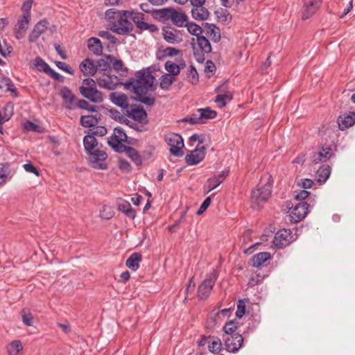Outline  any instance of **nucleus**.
<instances>
[{"mask_svg":"<svg viewBox=\"0 0 355 355\" xmlns=\"http://www.w3.org/2000/svg\"><path fill=\"white\" fill-rule=\"evenodd\" d=\"M293 241V235L290 230L282 229L278 230L274 237L273 244L276 248L282 249Z\"/></svg>","mask_w":355,"mask_h":355,"instance_id":"obj_9","label":"nucleus"},{"mask_svg":"<svg viewBox=\"0 0 355 355\" xmlns=\"http://www.w3.org/2000/svg\"><path fill=\"white\" fill-rule=\"evenodd\" d=\"M211 50V44L206 37L200 36L193 40V55L198 62L202 63L205 59V54L209 53Z\"/></svg>","mask_w":355,"mask_h":355,"instance_id":"obj_5","label":"nucleus"},{"mask_svg":"<svg viewBox=\"0 0 355 355\" xmlns=\"http://www.w3.org/2000/svg\"><path fill=\"white\" fill-rule=\"evenodd\" d=\"M122 124H125V125H128V127H130V128H132L133 130H136L137 132H144L148 130V128L146 127H145L144 125L139 126L137 124L134 123L132 121L128 120L126 118L124 119Z\"/></svg>","mask_w":355,"mask_h":355,"instance_id":"obj_53","label":"nucleus"},{"mask_svg":"<svg viewBox=\"0 0 355 355\" xmlns=\"http://www.w3.org/2000/svg\"><path fill=\"white\" fill-rule=\"evenodd\" d=\"M238 327L237 322L230 320L225 322L223 327V331L227 336H232L235 334L234 331L238 329Z\"/></svg>","mask_w":355,"mask_h":355,"instance_id":"obj_45","label":"nucleus"},{"mask_svg":"<svg viewBox=\"0 0 355 355\" xmlns=\"http://www.w3.org/2000/svg\"><path fill=\"white\" fill-rule=\"evenodd\" d=\"M123 15H128V11L118 10L115 8L108 9L105 12V19L109 22L108 26L112 25Z\"/></svg>","mask_w":355,"mask_h":355,"instance_id":"obj_35","label":"nucleus"},{"mask_svg":"<svg viewBox=\"0 0 355 355\" xmlns=\"http://www.w3.org/2000/svg\"><path fill=\"white\" fill-rule=\"evenodd\" d=\"M193 8L191 9V15L192 17L196 20L203 21L206 20L209 15V12L207 8L203 7V6H192Z\"/></svg>","mask_w":355,"mask_h":355,"instance_id":"obj_31","label":"nucleus"},{"mask_svg":"<svg viewBox=\"0 0 355 355\" xmlns=\"http://www.w3.org/2000/svg\"><path fill=\"white\" fill-rule=\"evenodd\" d=\"M79 68L85 76H93L97 71L98 65L92 60L86 58L80 63Z\"/></svg>","mask_w":355,"mask_h":355,"instance_id":"obj_25","label":"nucleus"},{"mask_svg":"<svg viewBox=\"0 0 355 355\" xmlns=\"http://www.w3.org/2000/svg\"><path fill=\"white\" fill-rule=\"evenodd\" d=\"M85 132H89L94 137H103L107 133V129L105 126L103 125H96L95 130H85Z\"/></svg>","mask_w":355,"mask_h":355,"instance_id":"obj_51","label":"nucleus"},{"mask_svg":"<svg viewBox=\"0 0 355 355\" xmlns=\"http://www.w3.org/2000/svg\"><path fill=\"white\" fill-rule=\"evenodd\" d=\"M88 49L96 55H100L103 53V46L101 40L97 37H91L87 41Z\"/></svg>","mask_w":355,"mask_h":355,"instance_id":"obj_33","label":"nucleus"},{"mask_svg":"<svg viewBox=\"0 0 355 355\" xmlns=\"http://www.w3.org/2000/svg\"><path fill=\"white\" fill-rule=\"evenodd\" d=\"M166 54L167 57H175L178 59L182 58V51L172 46H167Z\"/></svg>","mask_w":355,"mask_h":355,"instance_id":"obj_54","label":"nucleus"},{"mask_svg":"<svg viewBox=\"0 0 355 355\" xmlns=\"http://www.w3.org/2000/svg\"><path fill=\"white\" fill-rule=\"evenodd\" d=\"M100 216L105 220H110L114 216V213L108 206H104L100 212Z\"/></svg>","mask_w":355,"mask_h":355,"instance_id":"obj_60","label":"nucleus"},{"mask_svg":"<svg viewBox=\"0 0 355 355\" xmlns=\"http://www.w3.org/2000/svg\"><path fill=\"white\" fill-rule=\"evenodd\" d=\"M165 141L170 147L180 144L182 145V147L184 146V139L180 134L171 133L166 137Z\"/></svg>","mask_w":355,"mask_h":355,"instance_id":"obj_40","label":"nucleus"},{"mask_svg":"<svg viewBox=\"0 0 355 355\" xmlns=\"http://www.w3.org/2000/svg\"><path fill=\"white\" fill-rule=\"evenodd\" d=\"M141 260V254L139 252H134L126 260L125 265L130 270L136 271L139 268Z\"/></svg>","mask_w":355,"mask_h":355,"instance_id":"obj_34","label":"nucleus"},{"mask_svg":"<svg viewBox=\"0 0 355 355\" xmlns=\"http://www.w3.org/2000/svg\"><path fill=\"white\" fill-rule=\"evenodd\" d=\"M97 84L104 89H112L114 87L121 85L116 76H112L105 73L97 79Z\"/></svg>","mask_w":355,"mask_h":355,"instance_id":"obj_21","label":"nucleus"},{"mask_svg":"<svg viewBox=\"0 0 355 355\" xmlns=\"http://www.w3.org/2000/svg\"><path fill=\"white\" fill-rule=\"evenodd\" d=\"M123 143L132 144V142L129 141V138L124 130L119 126L115 127L113 135L107 138V144L114 152L122 153L121 150L127 146L123 145Z\"/></svg>","mask_w":355,"mask_h":355,"instance_id":"obj_2","label":"nucleus"},{"mask_svg":"<svg viewBox=\"0 0 355 355\" xmlns=\"http://www.w3.org/2000/svg\"><path fill=\"white\" fill-rule=\"evenodd\" d=\"M309 205L306 202H299L293 208H290V220L298 223L304 218L309 212Z\"/></svg>","mask_w":355,"mask_h":355,"instance_id":"obj_8","label":"nucleus"},{"mask_svg":"<svg viewBox=\"0 0 355 355\" xmlns=\"http://www.w3.org/2000/svg\"><path fill=\"white\" fill-rule=\"evenodd\" d=\"M110 99L113 104L121 108L126 109L128 107V98L123 93L118 92H112L110 95Z\"/></svg>","mask_w":355,"mask_h":355,"instance_id":"obj_24","label":"nucleus"},{"mask_svg":"<svg viewBox=\"0 0 355 355\" xmlns=\"http://www.w3.org/2000/svg\"><path fill=\"white\" fill-rule=\"evenodd\" d=\"M30 20V16L21 15L19 18L17 27L15 29V35L17 39L19 40L24 37L28 28Z\"/></svg>","mask_w":355,"mask_h":355,"instance_id":"obj_20","label":"nucleus"},{"mask_svg":"<svg viewBox=\"0 0 355 355\" xmlns=\"http://www.w3.org/2000/svg\"><path fill=\"white\" fill-rule=\"evenodd\" d=\"M88 155V162L90 166L95 169L106 170L107 164V154L101 150L96 149L94 152L90 153Z\"/></svg>","mask_w":355,"mask_h":355,"instance_id":"obj_7","label":"nucleus"},{"mask_svg":"<svg viewBox=\"0 0 355 355\" xmlns=\"http://www.w3.org/2000/svg\"><path fill=\"white\" fill-rule=\"evenodd\" d=\"M232 100V95L227 92L225 94H218L215 98V103L218 104L220 108H223Z\"/></svg>","mask_w":355,"mask_h":355,"instance_id":"obj_44","label":"nucleus"},{"mask_svg":"<svg viewBox=\"0 0 355 355\" xmlns=\"http://www.w3.org/2000/svg\"><path fill=\"white\" fill-rule=\"evenodd\" d=\"M162 35L168 44H176L182 42L180 31L169 26H164L162 29Z\"/></svg>","mask_w":355,"mask_h":355,"instance_id":"obj_12","label":"nucleus"},{"mask_svg":"<svg viewBox=\"0 0 355 355\" xmlns=\"http://www.w3.org/2000/svg\"><path fill=\"white\" fill-rule=\"evenodd\" d=\"M11 173L12 171L10 163H0V184L6 182Z\"/></svg>","mask_w":355,"mask_h":355,"instance_id":"obj_42","label":"nucleus"},{"mask_svg":"<svg viewBox=\"0 0 355 355\" xmlns=\"http://www.w3.org/2000/svg\"><path fill=\"white\" fill-rule=\"evenodd\" d=\"M330 174L331 167L329 166H320L316 172L317 180L320 183L324 184L329 178Z\"/></svg>","mask_w":355,"mask_h":355,"instance_id":"obj_39","label":"nucleus"},{"mask_svg":"<svg viewBox=\"0 0 355 355\" xmlns=\"http://www.w3.org/2000/svg\"><path fill=\"white\" fill-rule=\"evenodd\" d=\"M187 28V31L192 35H196V37H200L202 33V28L200 26L193 22H188L184 26Z\"/></svg>","mask_w":355,"mask_h":355,"instance_id":"obj_47","label":"nucleus"},{"mask_svg":"<svg viewBox=\"0 0 355 355\" xmlns=\"http://www.w3.org/2000/svg\"><path fill=\"white\" fill-rule=\"evenodd\" d=\"M49 23L46 20L43 19L40 21L34 26V28L31 33L28 36V40L30 42H33L37 40V38L44 33L47 28Z\"/></svg>","mask_w":355,"mask_h":355,"instance_id":"obj_23","label":"nucleus"},{"mask_svg":"<svg viewBox=\"0 0 355 355\" xmlns=\"http://www.w3.org/2000/svg\"><path fill=\"white\" fill-rule=\"evenodd\" d=\"M84 98L94 103H101L103 100L101 90H80Z\"/></svg>","mask_w":355,"mask_h":355,"instance_id":"obj_28","label":"nucleus"},{"mask_svg":"<svg viewBox=\"0 0 355 355\" xmlns=\"http://www.w3.org/2000/svg\"><path fill=\"white\" fill-rule=\"evenodd\" d=\"M337 122L340 130L352 127L355 123V112H349L340 115Z\"/></svg>","mask_w":355,"mask_h":355,"instance_id":"obj_22","label":"nucleus"},{"mask_svg":"<svg viewBox=\"0 0 355 355\" xmlns=\"http://www.w3.org/2000/svg\"><path fill=\"white\" fill-rule=\"evenodd\" d=\"M107 112L110 113V117L112 119L121 123H123V121L125 118L120 113L119 110L114 108H110L107 110Z\"/></svg>","mask_w":355,"mask_h":355,"instance_id":"obj_56","label":"nucleus"},{"mask_svg":"<svg viewBox=\"0 0 355 355\" xmlns=\"http://www.w3.org/2000/svg\"><path fill=\"white\" fill-rule=\"evenodd\" d=\"M310 194L311 193L305 189L300 190L295 194V199L300 202H304V200L306 199L310 196Z\"/></svg>","mask_w":355,"mask_h":355,"instance_id":"obj_64","label":"nucleus"},{"mask_svg":"<svg viewBox=\"0 0 355 355\" xmlns=\"http://www.w3.org/2000/svg\"><path fill=\"white\" fill-rule=\"evenodd\" d=\"M5 110H9V112L8 114H6L5 115H2V113H0V125H2L4 122L8 121L10 117L12 116L13 114V105L11 103H8L5 105Z\"/></svg>","mask_w":355,"mask_h":355,"instance_id":"obj_48","label":"nucleus"},{"mask_svg":"<svg viewBox=\"0 0 355 355\" xmlns=\"http://www.w3.org/2000/svg\"><path fill=\"white\" fill-rule=\"evenodd\" d=\"M128 17L131 18L133 20L136 26H137L140 22H142L144 19V15L141 12L134 11L131 12H128Z\"/></svg>","mask_w":355,"mask_h":355,"instance_id":"obj_58","label":"nucleus"},{"mask_svg":"<svg viewBox=\"0 0 355 355\" xmlns=\"http://www.w3.org/2000/svg\"><path fill=\"white\" fill-rule=\"evenodd\" d=\"M229 175L230 169L225 168L217 175L209 178L207 181V187H208V190L206 191V193H209L211 191L218 187Z\"/></svg>","mask_w":355,"mask_h":355,"instance_id":"obj_18","label":"nucleus"},{"mask_svg":"<svg viewBox=\"0 0 355 355\" xmlns=\"http://www.w3.org/2000/svg\"><path fill=\"white\" fill-rule=\"evenodd\" d=\"M196 112L198 114L199 119H200L202 124L206 123L208 120L214 119L217 116V112L210 107L198 108L196 110Z\"/></svg>","mask_w":355,"mask_h":355,"instance_id":"obj_27","label":"nucleus"},{"mask_svg":"<svg viewBox=\"0 0 355 355\" xmlns=\"http://www.w3.org/2000/svg\"><path fill=\"white\" fill-rule=\"evenodd\" d=\"M21 318L24 324L26 326H32L33 323V316L31 312H26L24 309L21 311Z\"/></svg>","mask_w":355,"mask_h":355,"instance_id":"obj_57","label":"nucleus"},{"mask_svg":"<svg viewBox=\"0 0 355 355\" xmlns=\"http://www.w3.org/2000/svg\"><path fill=\"white\" fill-rule=\"evenodd\" d=\"M155 71L140 70L135 73V78L130 79L124 84L125 89H152L157 86Z\"/></svg>","mask_w":355,"mask_h":355,"instance_id":"obj_1","label":"nucleus"},{"mask_svg":"<svg viewBox=\"0 0 355 355\" xmlns=\"http://www.w3.org/2000/svg\"><path fill=\"white\" fill-rule=\"evenodd\" d=\"M137 27L139 28L141 31H148L150 33H155L158 31V28L157 26L155 24H150L145 22L143 21L142 22H140Z\"/></svg>","mask_w":355,"mask_h":355,"instance_id":"obj_55","label":"nucleus"},{"mask_svg":"<svg viewBox=\"0 0 355 355\" xmlns=\"http://www.w3.org/2000/svg\"><path fill=\"white\" fill-rule=\"evenodd\" d=\"M135 94L132 98L146 106H153L155 104V98L148 93L150 90H130Z\"/></svg>","mask_w":355,"mask_h":355,"instance_id":"obj_17","label":"nucleus"},{"mask_svg":"<svg viewBox=\"0 0 355 355\" xmlns=\"http://www.w3.org/2000/svg\"><path fill=\"white\" fill-rule=\"evenodd\" d=\"M128 18V15H121L112 25H110V29L119 35L128 34L132 30V24Z\"/></svg>","mask_w":355,"mask_h":355,"instance_id":"obj_10","label":"nucleus"},{"mask_svg":"<svg viewBox=\"0 0 355 355\" xmlns=\"http://www.w3.org/2000/svg\"><path fill=\"white\" fill-rule=\"evenodd\" d=\"M243 336L236 333L232 336H227L224 340V345L225 349L228 352L235 353L243 345Z\"/></svg>","mask_w":355,"mask_h":355,"instance_id":"obj_11","label":"nucleus"},{"mask_svg":"<svg viewBox=\"0 0 355 355\" xmlns=\"http://www.w3.org/2000/svg\"><path fill=\"white\" fill-rule=\"evenodd\" d=\"M119 168L120 170L128 173L131 171L132 167L130 164L125 159L119 158Z\"/></svg>","mask_w":355,"mask_h":355,"instance_id":"obj_63","label":"nucleus"},{"mask_svg":"<svg viewBox=\"0 0 355 355\" xmlns=\"http://www.w3.org/2000/svg\"><path fill=\"white\" fill-rule=\"evenodd\" d=\"M270 177L268 182L263 185H258L251 193L252 203L259 206L266 202L272 193V182L270 181Z\"/></svg>","mask_w":355,"mask_h":355,"instance_id":"obj_3","label":"nucleus"},{"mask_svg":"<svg viewBox=\"0 0 355 355\" xmlns=\"http://www.w3.org/2000/svg\"><path fill=\"white\" fill-rule=\"evenodd\" d=\"M118 210L131 219H135L137 216L136 211L131 207L130 203L126 200H123L122 203L118 205Z\"/></svg>","mask_w":355,"mask_h":355,"instance_id":"obj_36","label":"nucleus"},{"mask_svg":"<svg viewBox=\"0 0 355 355\" xmlns=\"http://www.w3.org/2000/svg\"><path fill=\"white\" fill-rule=\"evenodd\" d=\"M126 115L134 121L143 123L144 125H146L148 123L147 112L141 106L133 107L130 110H127Z\"/></svg>","mask_w":355,"mask_h":355,"instance_id":"obj_14","label":"nucleus"},{"mask_svg":"<svg viewBox=\"0 0 355 355\" xmlns=\"http://www.w3.org/2000/svg\"><path fill=\"white\" fill-rule=\"evenodd\" d=\"M33 0H26L21 6V10L23 12L22 15L31 17V10L32 8Z\"/></svg>","mask_w":355,"mask_h":355,"instance_id":"obj_62","label":"nucleus"},{"mask_svg":"<svg viewBox=\"0 0 355 355\" xmlns=\"http://www.w3.org/2000/svg\"><path fill=\"white\" fill-rule=\"evenodd\" d=\"M35 65L39 71H44L46 73L50 71L51 67L41 58H35Z\"/></svg>","mask_w":355,"mask_h":355,"instance_id":"obj_52","label":"nucleus"},{"mask_svg":"<svg viewBox=\"0 0 355 355\" xmlns=\"http://www.w3.org/2000/svg\"><path fill=\"white\" fill-rule=\"evenodd\" d=\"M215 194H212L208 197H207L204 201L202 202V204L200 205L199 209H198V211H196V215L198 216H200L201 215L204 211H205L207 210V209L209 207L211 201H212V199L214 198Z\"/></svg>","mask_w":355,"mask_h":355,"instance_id":"obj_50","label":"nucleus"},{"mask_svg":"<svg viewBox=\"0 0 355 355\" xmlns=\"http://www.w3.org/2000/svg\"><path fill=\"white\" fill-rule=\"evenodd\" d=\"M171 19L172 21L179 27L184 26L188 21L187 16L184 13L178 11H174L171 14Z\"/></svg>","mask_w":355,"mask_h":355,"instance_id":"obj_38","label":"nucleus"},{"mask_svg":"<svg viewBox=\"0 0 355 355\" xmlns=\"http://www.w3.org/2000/svg\"><path fill=\"white\" fill-rule=\"evenodd\" d=\"M183 148L184 147H182L181 144L178 146H173L170 147L169 152L173 156L181 157L184 155V152L182 150Z\"/></svg>","mask_w":355,"mask_h":355,"instance_id":"obj_61","label":"nucleus"},{"mask_svg":"<svg viewBox=\"0 0 355 355\" xmlns=\"http://www.w3.org/2000/svg\"><path fill=\"white\" fill-rule=\"evenodd\" d=\"M22 349L23 345L19 340H14L8 345L7 348L8 355H18Z\"/></svg>","mask_w":355,"mask_h":355,"instance_id":"obj_43","label":"nucleus"},{"mask_svg":"<svg viewBox=\"0 0 355 355\" xmlns=\"http://www.w3.org/2000/svg\"><path fill=\"white\" fill-rule=\"evenodd\" d=\"M86 133L83 137V146L86 154L88 155L95 150V148L98 146V141L89 132Z\"/></svg>","mask_w":355,"mask_h":355,"instance_id":"obj_29","label":"nucleus"},{"mask_svg":"<svg viewBox=\"0 0 355 355\" xmlns=\"http://www.w3.org/2000/svg\"><path fill=\"white\" fill-rule=\"evenodd\" d=\"M271 259V254L268 252H261L254 254L252 257V266L259 268L266 261Z\"/></svg>","mask_w":355,"mask_h":355,"instance_id":"obj_32","label":"nucleus"},{"mask_svg":"<svg viewBox=\"0 0 355 355\" xmlns=\"http://www.w3.org/2000/svg\"><path fill=\"white\" fill-rule=\"evenodd\" d=\"M208 349L211 353L217 354L222 349V343L219 338L208 336Z\"/></svg>","mask_w":355,"mask_h":355,"instance_id":"obj_37","label":"nucleus"},{"mask_svg":"<svg viewBox=\"0 0 355 355\" xmlns=\"http://www.w3.org/2000/svg\"><path fill=\"white\" fill-rule=\"evenodd\" d=\"M101 114L97 113L95 115L81 116L80 119V124L84 128H94L100 122Z\"/></svg>","mask_w":355,"mask_h":355,"instance_id":"obj_26","label":"nucleus"},{"mask_svg":"<svg viewBox=\"0 0 355 355\" xmlns=\"http://www.w3.org/2000/svg\"><path fill=\"white\" fill-rule=\"evenodd\" d=\"M246 313L245 299H241L237 303V309L236 311V317L241 319Z\"/></svg>","mask_w":355,"mask_h":355,"instance_id":"obj_49","label":"nucleus"},{"mask_svg":"<svg viewBox=\"0 0 355 355\" xmlns=\"http://www.w3.org/2000/svg\"><path fill=\"white\" fill-rule=\"evenodd\" d=\"M176 80L177 78L175 76L164 73L159 78V85L161 89H168Z\"/></svg>","mask_w":355,"mask_h":355,"instance_id":"obj_41","label":"nucleus"},{"mask_svg":"<svg viewBox=\"0 0 355 355\" xmlns=\"http://www.w3.org/2000/svg\"><path fill=\"white\" fill-rule=\"evenodd\" d=\"M121 150H122V153H125L128 157L135 164L136 166H139L142 164L141 155L133 147L126 146Z\"/></svg>","mask_w":355,"mask_h":355,"instance_id":"obj_30","label":"nucleus"},{"mask_svg":"<svg viewBox=\"0 0 355 355\" xmlns=\"http://www.w3.org/2000/svg\"><path fill=\"white\" fill-rule=\"evenodd\" d=\"M108 59L110 60V63L112 64L114 70L117 71H126L127 68L124 67V63L121 60H118L114 57L111 55L108 56Z\"/></svg>","mask_w":355,"mask_h":355,"instance_id":"obj_46","label":"nucleus"},{"mask_svg":"<svg viewBox=\"0 0 355 355\" xmlns=\"http://www.w3.org/2000/svg\"><path fill=\"white\" fill-rule=\"evenodd\" d=\"M186 67V63L182 58H176V63L168 60L164 64V69L167 71L166 73L172 75L177 78V76L180 74L181 69Z\"/></svg>","mask_w":355,"mask_h":355,"instance_id":"obj_16","label":"nucleus"},{"mask_svg":"<svg viewBox=\"0 0 355 355\" xmlns=\"http://www.w3.org/2000/svg\"><path fill=\"white\" fill-rule=\"evenodd\" d=\"M265 277L266 275H261V274L257 273L255 275L250 277L248 284L249 286L253 287L259 284Z\"/></svg>","mask_w":355,"mask_h":355,"instance_id":"obj_59","label":"nucleus"},{"mask_svg":"<svg viewBox=\"0 0 355 355\" xmlns=\"http://www.w3.org/2000/svg\"><path fill=\"white\" fill-rule=\"evenodd\" d=\"M218 277V272L214 269L212 272L206 277L203 282L198 286L197 297L201 300H207L215 285Z\"/></svg>","mask_w":355,"mask_h":355,"instance_id":"obj_4","label":"nucleus"},{"mask_svg":"<svg viewBox=\"0 0 355 355\" xmlns=\"http://www.w3.org/2000/svg\"><path fill=\"white\" fill-rule=\"evenodd\" d=\"M334 156L335 153L331 146L324 144L318 146L311 152L309 159L311 163L316 164L320 162H326Z\"/></svg>","mask_w":355,"mask_h":355,"instance_id":"obj_6","label":"nucleus"},{"mask_svg":"<svg viewBox=\"0 0 355 355\" xmlns=\"http://www.w3.org/2000/svg\"><path fill=\"white\" fill-rule=\"evenodd\" d=\"M60 96L63 100L62 106L67 110L77 107L78 99L71 90H60Z\"/></svg>","mask_w":355,"mask_h":355,"instance_id":"obj_19","label":"nucleus"},{"mask_svg":"<svg viewBox=\"0 0 355 355\" xmlns=\"http://www.w3.org/2000/svg\"><path fill=\"white\" fill-rule=\"evenodd\" d=\"M206 151L207 147L205 146L197 147L185 156L186 163L190 166L198 164L205 157Z\"/></svg>","mask_w":355,"mask_h":355,"instance_id":"obj_13","label":"nucleus"},{"mask_svg":"<svg viewBox=\"0 0 355 355\" xmlns=\"http://www.w3.org/2000/svg\"><path fill=\"white\" fill-rule=\"evenodd\" d=\"M321 2L322 0H304L302 19H306L312 16L319 8Z\"/></svg>","mask_w":355,"mask_h":355,"instance_id":"obj_15","label":"nucleus"}]
</instances>
